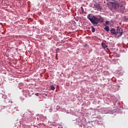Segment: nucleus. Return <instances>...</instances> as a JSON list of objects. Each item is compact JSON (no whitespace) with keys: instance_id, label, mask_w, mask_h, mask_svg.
Here are the masks:
<instances>
[{"instance_id":"obj_1","label":"nucleus","mask_w":128,"mask_h":128,"mask_svg":"<svg viewBox=\"0 0 128 128\" xmlns=\"http://www.w3.org/2000/svg\"><path fill=\"white\" fill-rule=\"evenodd\" d=\"M88 18L92 24L94 26H98V22H102L104 19L102 18H98L92 14H89Z\"/></svg>"},{"instance_id":"obj_2","label":"nucleus","mask_w":128,"mask_h":128,"mask_svg":"<svg viewBox=\"0 0 128 128\" xmlns=\"http://www.w3.org/2000/svg\"><path fill=\"white\" fill-rule=\"evenodd\" d=\"M110 30L112 34H114V36H118V34H119L118 36H121L124 32V30L118 26L117 27L116 32V30L114 28H112Z\"/></svg>"},{"instance_id":"obj_3","label":"nucleus","mask_w":128,"mask_h":128,"mask_svg":"<svg viewBox=\"0 0 128 128\" xmlns=\"http://www.w3.org/2000/svg\"><path fill=\"white\" fill-rule=\"evenodd\" d=\"M94 8H95V10H102V6H100V4L98 3L94 4Z\"/></svg>"},{"instance_id":"obj_4","label":"nucleus","mask_w":128,"mask_h":128,"mask_svg":"<svg viewBox=\"0 0 128 128\" xmlns=\"http://www.w3.org/2000/svg\"><path fill=\"white\" fill-rule=\"evenodd\" d=\"M113 8L115 10H118L120 8V4L118 2H115L113 4Z\"/></svg>"},{"instance_id":"obj_5","label":"nucleus","mask_w":128,"mask_h":128,"mask_svg":"<svg viewBox=\"0 0 128 128\" xmlns=\"http://www.w3.org/2000/svg\"><path fill=\"white\" fill-rule=\"evenodd\" d=\"M102 46L103 48H104V50H106V48H108V46H106V44L102 43Z\"/></svg>"},{"instance_id":"obj_6","label":"nucleus","mask_w":128,"mask_h":128,"mask_svg":"<svg viewBox=\"0 0 128 128\" xmlns=\"http://www.w3.org/2000/svg\"><path fill=\"white\" fill-rule=\"evenodd\" d=\"M104 30H106V32H108L110 30V27H108V26H106Z\"/></svg>"},{"instance_id":"obj_7","label":"nucleus","mask_w":128,"mask_h":128,"mask_svg":"<svg viewBox=\"0 0 128 128\" xmlns=\"http://www.w3.org/2000/svg\"><path fill=\"white\" fill-rule=\"evenodd\" d=\"M55 89H56V88L54 87V86L53 85H52L51 90H54Z\"/></svg>"},{"instance_id":"obj_8","label":"nucleus","mask_w":128,"mask_h":128,"mask_svg":"<svg viewBox=\"0 0 128 128\" xmlns=\"http://www.w3.org/2000/svg\"><path fill=\"white\" fill-rule=\"evenodd\" d=\"M92 32H96V30L94 29V28L92 26Z\"/></svg>"},{"instance_id":"obj_9","label":"nucleus","mask_w":128,"mask_h":128,"mask_svg":"<svg viewBox=\"0 0 128 128\" xmlns=\"http://www.w3.org/2000/svg\"><path fill=\"white\" fill-rule=\"evenodd\" d=\"M109 24H110V23L108 22V21H106V26H108Z\"/></svg>"},{"instance_id":"obj_10","label":"nucleus","mask_w":128,"mask_h":128,"mask_svg":"<svg viewBox=\"0 0 128 128\" xmlns=\"http://www.w3.org/2000/svg\"><path fill=\"white\" fill-rule=\"evenodd\" d=\"M81 10L82 12V13L84 14V8H82V7H81Z\"/></svg>"},{"instance_id":"obj_11","label":"nucleus","mask_w":128,"mask_h":128,"mask_svg":"<svg viewBox=\"0 0 128 128\" xmlns=\"http://www.w3.org/2000/svg\"><path fill=\"white\" fill-rule=\"evenodd\" d=\"M84 48L88 46V44H86L84 46Z\"/></svg>"},{"instance_id":"obj_12","label":"nucleus","mask_w":128,"mask_h":128,"mask_svg":"<svg viewBox=\"0 0 128 128\" xmlns=\"http://www.w3.org/2000/svg\"><path fill=\"white\" fill-rule=\"evenodd\" d=\"M62 42H64L63 40L61 41V44H62Z\"/></svg>"},{"instance_id":"obj_13","label":"nucleus","mask_w":128,"mask_h":128,"mask_svg":"<svg viewBox=\"0 0 128 128\" xmlns=\"http://www.w3.org/2000/svg\"><path fill=\"white\" fill-rule=\"evenodd\" d=\"M112 0V1H114V0Z\"/></svg>"}]
</instances>
